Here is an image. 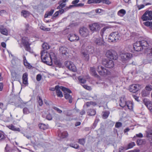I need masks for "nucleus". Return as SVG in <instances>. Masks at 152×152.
I'll use <instances>...</instances> for the list:
<instances>
[{"label": "nucleus", "mask_w": 152, "mask_h": 152, "mask_svg": "<svg viewBox=\"0 0 152 152\" xmlns=\"http://www.w3.org/2000/svg\"><path fill=\"white\" fill-rule=\"evenodd\" d=\"M41 58L42 61L45 64L51 66L53 64L52 58L51 56L54 54L53 52L50 53H46L44 50H42L41 52Z\"/></svg>", "instance_id": "1"}, {"label": "nucleus", "mask_w": 152, "mask_h": 152, "mask_svg": "<svg viewBox=\"0 0 152 152\" xmlns=\"http://www.w3.org/2000/svg\"><path fill=\"white\" fill-rule=\"evenodd\" d=\"M149 46L148 42L145 40H142L137 41L133 45V48L134 51H141L144 49L145 50V47Z\"/></svg>", "instance_id": "2"}, {"label": "nucleus", "mask_w": 152, "mask_h": 152, "mask_svg": "<svg viewBox=\"0 0 152 152\" xmlns=\"http://www.w3.org/2000/svg\"><path fill=\"white\" fill-rule=\"evenodd\" d=\"M97 71L100 75L105 77L111 74L110 72L102 66H98L97 68Z\"/></svg>", "instance_id": "3"}, {"label": "nucleus", "mask_w": 152, "mask_h": 152, "mask_svg": "<svg viewBox=\"0 0 152 152\" xmlns=\"http://www.w3.org/2000/svg\"><path fill=\"white\" fill-rule=\"evenodd\" d=\"M105 55L107 58L114 60H117L118 58L117 53L113 50H107L105 53Z\"/></svg>", "instance_id": "4"}, {"label": "nucleus", "mask_w": 152, "mask_h": 152, "mask_svg": "<svg viewBox=\"0 0 152 152\" xmlns=\"http://www.w3.org/2000/svg\"><path fill=\"white\" fill-rule=\"evenodd\" d=\"M21 42L26 50L30 52L31 48L30 45L31 44L29 43V39L26 37H23L22 38Z\"/></svg>", "instance_id": "5"}, {"label": "nucleus", "mask_w": 152, "mask_h": 152, "mask_svg": "<svg viewBox=\"0 0 152 152\" xmlns=\"http://www.w3.org/2000/svg\"><path fill=\"white\" fill-rule=\"evenodd\" d=\"M120 38V34L117 31L113 32L109 36V42H116Z\"/></svg>", "instance_id": "6"}, {"label": "nucleus", "mask_w": 152, "mask_h": 152, "mask_svg": "<svg viewBox=\"0 0 152 152\" xmlns=\"http://www.w3.org/2000/svg\"><path fill=\"white\" fill-rule=\"evenodd\" d=\"M132 57V54L129 53H122L121 55V59L123 62H127Z\"/></svg>", "instance_id": "7"}, {"label": "nucleus", "mask_w": 152, "mask_h": 152, "mask_svg": "<svg viewBox=\"0 0 152 152\" xmlns=\"http://www.w3.org/2000/svg\"><path fill=\"white\" fill-rule=\"evenodd\" d=\"M102 64L108 68H111L114 66V63L113 61L109 59H104L102 62Z\"/></svg>", "instance_id": "8"}, {"label": "nucleus", "mask_w": 152, "mask_h": 152, "mask_svg": "<svg viewBox=\"0 0 152 152\" xmlns=\"http://www.w3.org/2000/svg\"><path fill=\"white\" fill-rule=\"evenodd\" d=\"M89 28L93 32L98 31L100 28V25L98 23H94L90 24L89 25Z\"/></svg>", "instance_id": "9"}, {"label": "nucleus", "mask_w": 152, "mask_h": 152, "mask_svg": "<svg viewBox=\"0 0 152 152\" xmlns=\"http://www.w3.org/2000/svg\"><path fill=\"white\" fill-rule=\"evenodd\" d=\"M65 65L69 70L73 72L76 71V67L72 62L68 61H66L65 62Z\"/></svg>", "instance_id": "10"}, {"label": "nucleus", "mask_w": 152, "mask_h": 152, "mask_svg": "<svg viewBox=\"0 0 152 152\" xmlns=\"http://www.w3.org/2000/svg\"><path fill=\"white\" fill-rule=\"evenodd\" d=\"M79 32L80 34L83 37H86L89 35L88 29L85 27L81 28L79 30Z\"/></svg>", "instance_id": "11"}, {"label": "nucleus", "mask_w": 152, "mask_h": 152, "mask_svg": "<svg viewBox=\"0 0 152 152\" xmlns=\"http://www.w3.org/2000/svg\"><path fill=\"white\" fill-rule=\"evenodd\" d=\"M68 39L71 42L77 41L79 40V37L76 34H70L67 37Z\"/></svg>", "instance_id": "12"}, {"label": "nucleus", "mask_w": 152, "mask_h": 152, "mask_svg": "<svg viewBox=\"0 0 152 152\" xmlns=\"http://www.w3.org/2000/svg\"><path fill=\"white\" fill-rule=\"evenodd\" d=\"M140 86L137 84H133L130 86L129 90L131 92L136 93L139 89Z\"/></svg>", "instance_id": "13"}, {"label": "nucleus", "mask_w": 152, "mask_h": 152, "mask_svg": "<svg viewBox=\"0 0 152 152\" xmlns=\"http://www.w3.org/2000/svg\"><path fill=\"white\" fill-rule=\"evenodd\" d=\"M17 99L18 100V102L15 104L17 105L18 107L22 108L23 106H24L27 103V102H24L19 96L17 97Z\"/></svg>", "instance_id": "14"}, {"label": "nucleus", "mask_w": 152, "mask_h": 152, "mask_svg": "<svg viewBox=\"0 0 152 152\" xmlns=\"http://www.w3.org/2000/svg\"><path fill=\"white\" fill-rule=\"evenodd\" d=\"M145 137L147 140L149 142L152 141V130L150 129L146 132Z\"/></svg>", "instance_id": "15"}, {"label": "nucleus", "mask_w": 152, "mask_h": 152, "mask_svg": "<svg viewBox=\"0 0 152 152\" xmlns=\"http://www.w3.org/2000/svg\"><path fill=\"white\" fill-rule=\"evenodd\" d=\"M93 39L94 42L97 45H102L104 42V41L100 37L94 38Z\"/></svg>", "instance_id": "16"}, {"label": "nucleus", "mask_w": 152, "mask_h": 152, "mask_svg": "<svg viewBox=\"0 0 152 152\" xmlns=\"http://www.w3.org/2000/svg\"><path fill=\"white\" fill-rule=\"evenodd\" d=\"M63 113L66 116L72 117L74 113V109L64 110Z\"/></svg>", "instance_id": "17"}, {"label": "nucleus", "mask_w": 152, "mask_h": 152, "mask_svg": "<svg viewBox=\"0 0 152 152\" xmlns=\"http://www.w3.org/2000/svg\"><path fill=\"white\" fill-rule=\"evenodd\" d=\"M5 152H15L16 150H18L19 151H20L19 149L16 147H13V148H10L8 144H7L5 148Z\"/></svg>", "instance_id": "18"}, {"label": "nucleus", "mask_w": 152, "mask_h": 152, "mask_svg": "<svg viewBox=\"0 0 152 152\" xmlns=\"http://www.w3.org/2000/svg\"><path fill=\"white\" fill-rule=\"evenodd\" d=\"M23 83L25 85H28V74L27 72L23 74L22 76Z\"/></svg>", "instance_id": "19"}, {"label": "nucleus", "mask_w": 152, "mask_h": 152, "mask_svg": "<svg viewBox=\"0 0 152 152\" xmlns=\"http://www.w3.org/2000/svg\"><path fill=\"white\" fill-rule=\"evenodd\" d=\"M120 102L119 105L121 107H125L127 101H126V99L125 97H121L120 99Z\"/></svg>", "instance_id": "20"}, {"label": "nucleus", "mask_w": 152, "mask_h": 152, "mask_svg": "<svg viewBox=\"0 0 152 152\" xmlns=\"http://www.w3.org/2000/svg\"><path fill=\"white\" fill-rule=\"evenodd\" d=\"M88 115L91 116L94 115L96 113V110L93 109H88L87 111Z\"/></svg>", "instance_id": "21"}, {"label": "nucleus", "mask_w": 152, "mask_h": 152, "mask_svg": "<svg viewBox=\"0 0 152 152\" xmlns=\"http://www.w3.org/2000/svg\"><path fill=\"white\" fill-rule=\"evenodd\" d=\"M59 51L60 53H61L63 55H66L68 53L67 48L66 47L61 46L60 48Z\"/></svg>", "instance_id": "22"}, {"label": "nucleus", "mask_w": 152, "mask_h": 152, "mask_svg": "<svg viewBox=\"0 0 152 152\" xmlns=\"http://www.w3.org/2000/svg\"><path fill=\"white\" fill-rule=\"evenodd\" d=\"M83 57L84 59L86 61H87L89 59V54L87 51H85L82 52Z\"/></svg>", "instance_id": "23"}, {"label": "nucleus", "mask_w": 152, "mask_h": 152, "mask_svg": "<svg viewBox=\"0 0 152 152\" xmlns=\"http://www.w3.org/2000/svg\"><path fill=\"white\" fill-rule=\"evenodd\" d=\"M0 32L2 34L5 35H8L7 30L3 26H1L0 27Z\"/></svg>", "instance_id": "24"}, {"label": "nucleus", "mask_w": 152, "mask_h": 152, "mask_svg": "<svg viewBox=\"0 0 152 152\" xmlns=\"http://www.w3.org/2000/svg\"><path fill=\"white\" fill-rule=\"evenodd\" d=\"M58 135L61 138H64L68 136V134L66 131H64L62 133L58 132Z\"/></svg>", "instance_id": "25"}, {"label": "nucleus", "mask_w": 152, "mask_h": 152, "mask_svg": "<svg viewBox=\"0 0 152 152\" xmlns=\"http://www.w3.org/2000/svg\"><path fill=\"white\" fill-rule=\"evenodd\" d=\"M95 3H100L102 2L103 4L109 5L111 3V1L109 0H95Z\"/></svg>", "instance_id": "26"}, {"label": "nucleus", "mask_w": 152, "mask_h": 152, "mask_svg": "<svg viewBox=\"0 0 152 152\" xmlns=\"http://www.w3.org/2000/svg\"><path fill=\"white\" fill-rule=\"evenodd\" d=\"M25 31H26L28 33L31 32L33 30V28L31 26H30L28 23H25Z\"/></svg>", "instance_id": "27"}, {"label": "nucleus", "mask_w": 152, "mask_h": 152, "mask_svg": "<svg viewBox=\"0 0 152 152\" xmlns=\"http://www.w3.org/2000/svg\"><path fill=\"white\" fill-rule=\"evenodd\" d=\"M64 95L65 99H68L70 103H72V98L71 95L67 93H65Z\"/></svg>", "instance_id": "28"}, {"label": "nucleus", "mask_w": 152, "mask_h": 152, "mask_svg": "<svg viewBox=\"0 0 152 152\" xmlns=\"http://www.w3.org/2000/svg\"><path fill=\"white\" fill-rule=\"evenodd\" d=\"M30 14L29 11L25 10H22L21 11V15H23L25 18L29 16Z\"/></svg>", "instance_id": "29"}, {"label": "nucleus", "mask_w": 152, "mask_h": 152, "mask_svg": "<svg viewBox=\"0 0 152 152\" xmlns=\"http://www.w3.org/2000/svg\"><path fill=\"white\" fill-rule=\"evenodd\" d=\"M90 70L91 74L93 76L97 78L99 77V75L97 74L94 68L93 67H91Z\"/></svg>", "instance_id": "30"}, {"label": "nucleus", "mask_w": 152, "mask_h": 152, "mask_svg": "<svg viewBox=\"0 0 152 152\" xmlns=\"http://www.w3.org/2000/svg\"><path fill=\"white\" fill-rule=\"evenodd\" d=\"M60 89L65 93H72L71 91L69 89L64 86H61Z\"/></svg>", "instance_id": "31"}, {"label": "nucleus", "mask_w": 152, "mask_h": 152, "mask_svg": "<svg viewBox=\"0 0 152 152\" xmlns=\"http://www.w3.org/2000/svg\"><path fill=\"white\" fill-rule=\"evenodd\" d=\"M126 12L125 10L122 9L120 10L118 12V15L120 17H123L126 14Z\"/></svg>", "instance_id": "32"}, {"label": "nucleus", "mask_w": 152, "mask_h": 152, "mask_svg": "<svg viewBox=\"0 0 152 152\" xmlns=\"http://www.w3.org/2000/svg\"><path fill=\"white\" fill-rule=\"evenodd\" d=\"M54 11V9H51L49 12H46L44 15L45 18H47L49 16H51L53 14Z\"/></svg>", "instance_id": "33"}, {"label": "nucleus", "mask_w": 152, "mask_h": 152, "mask_svg": "<svg viewBox=\"0 0 152 152\" xmlns=\"http://www.w3.org/2000/svg\"><path fill=\"white\" fill-rule=\"evenodd\" d=\"M37 99L39 106L40 107L42 106L43 104V101L41 97L38 96H37Z\"/></svg>", "instance_id": "34"}, {"label": "nucleus", "mask_w": 152, "mask_h": 152, "mask_svg": "<svg viewBox=\"0 0 152 152\" xmlns=\"http://www.w3.org/2000/svg\"><path fill=\"white\" fill-rule=\"evenodd\" d=\"M8 128L14 131L18 132H20V129L19 128H16L15 126L12 124L9 125Z\"/></svg>", "instance_id": "35"}, {"label": "nucleus", "mask_w": 152, "mask_h": 152, "mask_svg": "<svg viewBox=\"0 0 152 152\" xmlns=\"http://www.w3.org/2000/svg\"><path fill=\"white\" fill-rule=\"evenodd\" d=\"M103 113L102 118L104 119H107L109 116L110 112L109 111L106 110L103 112Z\"/></svg>", "instance_id": "36"}, {"label": "nucleus", "mask_w": 152, "mask_h": 152, "mask_svg": "<svg viewBox=\"0 0 152 152\" xmlns=\"http://www.w3.org/2000/svg\"><path fill=\"white\" fill-rule=\"evenodd\" d=\"M60 89V88H57V90L56 91V94L58 97H63V96Z\"/></svg>", "instance_id": "37"}, {"label": "nucleus", "mask_w": 152, "mask_h": 152, "mask_svg": "<svg viewBox=\"0 0 152 152\" xmlns=\"http://www.w3.org/2000/svg\"><path fill=\"white\" fill-rule=\"evenodd\" d=\"M145 105L147 106L148 109L151 112H152V104L150 102H146L145 103Z\"/></svg>", "instance_id": "38"}, {"label": "nucleus", "mask_w": 152, "mask_h": 152, "mask_svg": "<svg viewBox=\"0 0 152 152\" xmlns=\"http://www.w3.org/2000/svg\"><path fill=\"white\" fill-rule=\"evenodd\" d=\"M147 12H146L145 13L142 15V19L143 21H146L147 20H149V17L148 16V15H147Z\"/></svg>", "instance_id": "39"}, {"label": "nucleus", "mask_w": 152, "mask_h": 152, "mask_svg": "<svg viewBox=\"0 0 152 152\" xmlns=\"http://www.w3.org/2000/svg\"><path fill=\"white\" fill-rule=\"evenodd\" d=\"M40 129L45 130L48 128V126L43 124H40L39 125Z\"/></svg>", "instance_id": "40"}, {"label": "nucleus", "mask_w": 152, "mask_h": 152, "mask_svg": "<svg viewBox=\"0 0 152 152\" xmlns=\"http://www.w3.org/2000/svg\"><path fill=\"white\" fill-rule=\"evenodd\" d=\"M42 47L44 49L43 50H44L45 52V50H48L50 48V47L49 45L47 43H44V44L42 45Z\"/></svg>", "instance_id": "41"}, {"label": "nucleus", "mask_w": 152, "mask_h": 152, "mask_svg": "<svg viewBox=\"0 0 152 152\" xmlns=\"http://www.w3.org/2000/svg\"><path fill=\"white\" fill-rule=\"evenodd\" d=\"M129 110H132L133 109V104L130 101H127V103L126 105Z\"/></svg>", "instance_id": "42"}, {"label": "nucleus", "mask_w": 152, "mask_h": 152, "mask_svg": "<svg viewBox=\"0 0 152 152\" xmlns=\"http://www.w3.org/2000/svg\"><path fill=\"white\" fill-rule=\"evenodd\" d=\"M32 112L31 111H30L27 107H25L23 109V113L24 114H27L30 113Z\"/></svg>", "instance_id": "43"}, {"label": "nucleus", "mask_w": 152, "mask_h": 152, "mask_svg": "<svg viewBox=\"0 0 152 152\" xmlns=\"http://www.w3.org/2000/svg\"><path fill=\"white\" fill-rule=\"evenodd\" d=\"M99 121V119L97 118V116H96L94 120V123L93 124V125L92 127V128L94 129L96 127V126L97 125V124Z\"/></svg>", "instance_id": "44"}, {"label": "nucleus", "mask_w": 152, "mask_h": 152, "mask_svg": "<svg viewBox=\"0 0 152 152\" xmlns=\"http://www.w3.org/2000/svg\"><path fill=\"white\" fill-rule=\"evenodd\" d=\"M5 138L4 133L2 132H0V140H3Z\"/></svg>", "instance_id": "45"}, {"label": "nucleus", "mask_w": 152, "mask_h": 152, "mask_svg": "<svg viewBox=\"0 0 152 152\" xmlns=\"http://www.w3.org/2000/svg\"><path fill=\"white\" fill-rule=\"evenodd\" d=\"M135 145V143L134 142H132L129 143L126 149H128L132 148Z\"/></svg>", "instance_id": "46"}, {"label": "nucleus", "mask_w": 152, "mask_h": 152, "mask_svg": "<svg viewBox=\"0 0 152 152\" xmlns=\"http://www.w3.org/2000/svg\"><path fill=\"white\" fill-rule=\"evenodd\" d=\"M147 55L149 56H152V48L148 49L147 50Z\"/></svg>", "instance_id": "47"}, {"label": "nucleus", "mask_w": 152, "mask_h": 152, "mask_svg": "<svg viewBox=\"0 0 152 152\" xmlns=\"http://www.w3.org/2000/svg\"><path fill=\"white\" fill-rule=\"evenodd\" d=\"M147 15L149 17V20H152V11H150L147 12Z\"/></svg>", "instance_id": "48"}, {"label": "nucleus", "mask_w": 152, "mask_h": 152, "mask_svg": "<svg viewBox=\"0 0 152 152\" xmlns=\"http://www.w3.org/2000/svg\"><path fill=\"white\" fill-rule=\"evenodd\" d=\"M78 79L79 82L82 83H84L86 82V80L85 79H83L80 76L78 77Z\"/></svg>", "instance_id": "49"}, {"label": "nucleus", "mask_w": 152, "mask_h": 152, "mask_svg": "<svg viewBox=\"0 0 152 152\" xmlns=\"http://www.w3.org/2000/svg\"><path fill=\"white\" fill-rule=\"evenodd\" d=\"M78 143L82 145H84L85 143V139L83 138L79 139L78 140Z\"/></svg>", "instance_id": "50"}, {"label": "nucleus", "mask_w": 152, "mask_h": 152, "mask_svg": "<svg viewBox=\"0 0 152 152\" xmlns=\"http://www.w3.org/2000/svg\"><path fill=\"white\" fill-rule=\"evenodd\" d=\"M70 146L72 148H75L77 149L79 147V145L77 144H74L73 143H71L70 144Z\"/></svg>", "instance_id": "51"}, {"label": "nucleus", "mask_w": 152, "mask_h": 152, "mask_svg": "<svg viewBox=\"0 0 152 152\" xmlns=\"http://www.w3.org/2000/svg\"><path fill=\"white\" fill-rule=\"evenodd\" d=\"M106 28L105 27H104L102 28L100 31V34L101 35V36L102 37H103V35L104 33V32L106 30Z\"/></svg>", "instance_id": "52"}, {"label": "nucleus", "mask_w": 152, "mask_h": 152, "mask_svg": "<svg viewBox=\"0 0 152 152\" xmlns=\"http://www.w3.org/2000/svg\"><path fill=\"white\" fill-rule=\"evenodd\" d=\"M141 94L142 96H146L148 94V92L146 91L145 90L142 91L141 92Z\"/></svg>", "instance_id": "53"}, {"label": "nucleus", "mask_w": 152, "mask_h": 152, "mask_svg": "<svg viewBox=\"0 0 152 152\" xmlns=\"http://www.w3.org/2000/svg\"><path fill=\"white\" fill-rule=\"evenodd\" d=\"M143 140L141 139H138L137 141V145H141L143 143Z\"/></svg>", "instance_id": "54"}, {"label": "nucleus", "mask_w": 152, "mask_h": 152, "mask_svg": "<svg viewBox=\"0 0 152 152\" xmlns=\"http://www.w3.org/2000/svg\"><path fill=\"white\" fill-rule=\"evenodd\" d=\"M53 109L56 110L58 113H62V110H60L59 108L56 107H53Z\"/></svg>", "instance_id": "55"}, {"label": "nucleus", "mask_w": 152, "mask_h": 152, "mask_svg": "<svg viewBox=\"0 0 152 152\" xmlns=\"http://www.w3.org/2000/svg\"><path fill=\"white\" fill-rule=\"evenodd\" d=\"M145 89L148 91H151L152 90V86L151 85H148L145 87Z\"/></svg>", "instance_id": "56"}, {"label": "nucleus", "mask_w": 152, "mask_h": 152, "mask_svg": "<svg viewBox=\"0 0 152 152\" xmlns=\"http://www.w3.org/2000/svg\"><path fill=\"white\" fill-rule=\"evenodd\" d=\"M24 64L29 69H31L32 66H31L28 62H26L24 63Z\"/></svg>", "instance_id": "57"}, {"label": "nucleus", "mask_w": 152, "mask_h": 152, "mask_svg": "<svg viewBox=\"0 0 152 152\" xmlns=\"http://www.w3.org/2000/svg\"><path fill=\"white\" fill-rule=\"evenodd\" d=\"M115 127L117 128H119L122 126V124L120 122H118L116 123L115 124Z\"/></svg>", "instance_id": "58"}, {"label": "nucleus", "mask_w": 152, "mask_h": 152, "mask_svg": "<svg viewBox=\"0 0 152 152\" xmlns=\"http://www.w3.org/2000/svg\"><path fill=\"white\" fill-rule=\"evenodd\" d=\"M57 88H60V86H59L58 85H57L56 86L55 88L52 87L50 88V90L52 91H54L55 90L56 91L57 90Z\"/></svg>", "instance_id": "59"}, {"label": "nucleus", "mask_w": 152, "mask_h": 152, "mask_svg": "<svg viewBox=\"0 0 152 152\" xmlns=\"http://www.w3.org/2000/svg\"><path fill=\"white\" fill-rule=\"evenodd\" d=\"M46 119L48 120H51L52 119V117L51 114H48L46 116Z\"/></svg>", "instance_id": "60"}, {"label": "nucleus", "mask_w": 152, "mask_h": 152, "mask_svg": "<svg viewBox=\"0 0 152 152\" xmlns=\"http://www.w3.org/2000/svg\"><path fill=\"white\" fill-rule=\"evenodd\" d=\"M136 137H140V138H142V137H143V135L141 133H139L138 134H136V136H134V137L133 138L134 139H135L136 138Z\"/></svg>", "instance_id": "61"}, {"label": "nucleus", "mask_w": 152, "mask_h": 152, "mask_svg": "<svg viewBox=\"0 0 152 152\" xmlns=\"http://www.w3.org/2000/svg\"><path fill=\"white\" fill-rule=\"evenodd\" d=\"M42 78V76L41 74H38L37 75L36 79L37 81H40Z\"/></svg>", "instance_id": "62"}, {"label": "nucleus", "mask_w": 152, "mask_h": 152, "mask_svg": "<svg viewBox=\"0 0 152 152\" xmlns=\"http://www.w3.org/2000/svg\"><path fill=\"white\" fill-rule=\"evenodd\" d=\"M40 28L43 31H48L50 30V29L49 28H46L45 27L43 26H40Z\"/></svg>", "instance_id": "63"}, {"label": "nucleus", "mask_w": 152, "mask_h": 152, "mask_svg": "<svg viewBox=\"0 0 152 152\" xmlns=\"http://www.w3.org/2000/svg\"><path fill=\"white\" fill-rule=\"evenodd\" d=\"M58 4L60 5L63 8L66 5V4L63 3L61 1H60L58 2Z\"/></svg>", "instance_id": "64"}]
</instances>
